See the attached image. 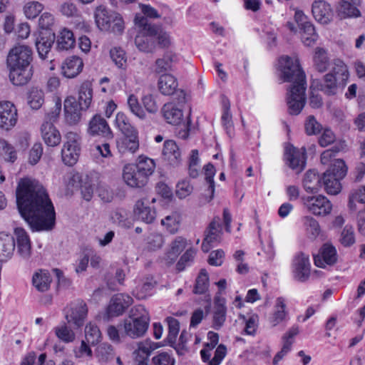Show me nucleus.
Masks as SVG:
<instances>
[{
  "label": "nucleus",
  "mask_w": 365,
  "mask_h": 365,
  "mask_svg": "<svg viewBox=\"0 0 365 365\" xmlns=\"http://www.w3.org/2000/svg\"><path fill=\"white\" fill-rule=\"evenodd\" d=\"M177 214H173L165 217L161 220V224L165 226L167 230L171 233L175 234L179 229L180 219Z\"/></svg>",
  "instance_id": "obj_56"
},
{
  "label": "nucleus",
  "mask_w": 365,
  "mask_h": 365,
  "mask_svg": "<svg viewBox=\"0 0 365 365\" xmlns=\"http://www.w3.org/2000/svg\"><path fill=\"white\" fill-rule=\"evenodd\" d=\"M95 21L98 28L101 31H108L111 27L113 15L109 14L107 9L101 5L95 10Z\"/></svg>",
  "instance_id": "obj_29"
},
{
  "label": "nucleus",
  "mask_w": 365,
  "mask_h": 365,
  "mask_svg": "<svg viewBox=\"0 0 365 365\" xmlns=\"http://www.w3.org/2000/svg\"><path fill=\"white\" fill-rule=\"evenodd\" d=\"M56 36L51 29L40 31L35 38V46L41 58L44 59L55 41Z\"/></svg>",
  "instance_id": "obj_15"
},
{
  "label": "nucleus",
  "mask_w": 365,
  "mask_h": 365,
  "mask_svg": "<svg viewBox=\"0 0 365 365\" xmlns=\"http://www.w3.org/2000/svg\"><path fill=\"white\" fill-rule=\"evenodd\" d=\"M312 11L314 19L322 24H328L331 19L332 11L330 5L323 0L314 1Z\"/></svg>",
  "instance_id": "obj_24"
},
{
  "label": "nucleus",
  "mask_w": 365,
  "mask_h": 365,
  "mask_svg": "<svg viewBox=\"0 0 365 365\" xmlns=\"http://www.w3.org/2000/svg\"><path fill=\"white\" fill-rule=\"evenodd\" d=\"M93 98L92 84L83 82L78 91V101L73 96H68L64 101L65 118L69 125L78 124L81 118V111L88 109Z\"/></svg>",
  "instance_id": "obj_5"
},
{
  "label": "nucleus",
  "mask_w": 365,
  "mask_h": 365,
  "mask_svg": "<svg viewBox=\"0 0 365 365\" xmlns=\"http://www.w3.org/2000/svg\"><path fill=\"white\" fill-rule=\"evenodd\" d=\"M135 24L142 28V34L135 38V44L140 51L153 52L155 48L156 41L160 48L170 46V36L160 26L148 23L147 18L140 14L135 15Z\"/></svg>",
  "instance_id": "obj_4"
},
{
  "label": "nucleus",
  "mask_w": 365,
  "mask_h": 365,
  "mask_svg": "<svg viewBox=\"0 0 365 365\" xmlns=\"http://www.w3.org/2000/svg\"><path fill=\"white\" fill-rule=\"evenodd\" d=\"M222 235L221 225L215 220H213L205 231V238L202 243V250L204 252H208L212 244L219 242Z\"/></svg>",
  "instance_id": "obj_21"
},
{
  "label": "nucleus",
  "mask_w": 365,
  "mask_h": 365,
  "mask_svg": "<svg viewBox=\"0 0 365 365\" xmlns=\"http://www.w3.org/2000/svg\"><path fill=\"white\" fill-rule=\"evenodd\" d=\"M66 142L61 150L62 160L65 165L73 166L79 158L81 152V137L74 132H68L65 136Z\"/></svg>",
  "instance_id": "obj_9"
},
{
  "label": "nucleus",
  "mask_w": 365,
  "mask_h": 365,
  "mask_svg": "<svg viewBox=\"0 0 365 365\" xmlns=\"http://www.w3.org/2000/svg\"><path fill=\"white\" fill-rule=\"evenodd\" d=\"M314 66L320 73L326 71L329 66V61L326 51L321 48L316 49L314 56Z\"/></svg>",
  "instance_id": "obj_39"
},
{
  "label": "nucleus",
  "mask_w": 365,
  "mask_h": 365,
  "mask_svg": "<svg viewBox=\"0 0 365 365\" xmlns=\"http://www.w3.org/2000/svg\"><path fill=\"white\" fill-rule=\"evenodd\" d=\"M186 245L187 241L185 238L182 237H176V239L172 242L171 249L169 252V257L173 256L171 259H175L186 247Z\"/></svg>",
  "instance_id": "obj_59"
},
{
  "label": "nucleus",
  "mask_w": 365,
  "mask_h": 365,
  "mask_svg": "<svg viewBox=\"0 0 365 365\" xmlns=\"http://www.w3.org/2000/svg\"><path fill=\"white\" fill-rule=\"evenodd\" d=\"M128 106L130 112L139 118L143 120L146 117V114L142 106L138 102V98L134 95H130L128 98Z\"/></svg>",
  "instance_id": "obj_53"
},
{
  "label": "nucleus",
  "mask_w": 365,
  "mask_h": 365,
  "mask_svg": "<svg viewBox=\"0 0 365 365\" xmlns=\"http://www.w3.org/2000/svg\"><path fill=\"white\" fill-rule=\"evenodd\" d=\"M0 155L6 162L14 163L16 159L14 147L4 140H0Z\"/></svg>",
  "instance_id": "obj_52"
},
{
  "label": "nucleus",
  "mask_w": 365,
  "mask_h": 365,
  "mask_svg": "<svg viewBox=\"0 0 365 365\" xmlns=\"http://www.w3.org/2000/svg\"><path fill=\"white\" fill-rule=\"evenodd\" d=\"M41 136L48 146L54 147L61 142V134L51 122L45 120L41 127Z\"/></svg>",
  "instance_id": "obj_25"
},
{
  "label": "nucleus",
  "mask_w": 365,
  "mask_h": 365,
  "mask_svg": "<svg viewBox=\"0 0 365 365\" xmlns=\"http://www.w3.org/2000/svg\"><path fill=\"white\" fill-rule=\"evenodd\" d=\"M320 146L325 148L336 142V135L329 128L324 129L318 140Z\"/></svg>",
  "instance_id": "obj_62"
},
{
  "label": "nucleus",
  "mask_w": 365,
  "mask_h": 365,
  "mask_svg": "<svg viewBox=\"0 0 365 365\" xmlns=\"http://www.w3.org/2000/svg\"><path fill=\"white\" fill-rule=\"evenodd\" d=\"M28 103L32 109L38 110L44 103V93L38 88H31L28 93Z\"/></svg>",
  "instance_id": "obj_40"
},
{
  "label": "nucleus",
  "mask_w": 365,
  "mask_h": 365,
  "mask_svg": "<svg viewBox=\"0 0 365 365\" xmlns=\"http://www.w3.org/2000/svg\"><path fill=\"white\" fill-rule=\"evenodd\" d=\"M34 286L39 292H46L50 287L51 282L50 274L46 270H41L39 273L36 272L32 279Z\"/></svg>",
  "instance_id": "obj_38"
},
{
  "label": "nucleus",
  "mask_w": 365,
  "mask_h": 365,
  "mask_svg": "<svg viewBox=\"0 0 365 365\" xmlns=\"http://www.w3.org/2000/svg\"><path fill=\"white\" fill-rule=\"evenodd\" d=\"M304 204L307 210L314 215H327L331 212L332 205L323 195L304 198Z\"/></svg>",
  "instance_id": "obj_12"
},
{
  "label": "nucleus",
  "mask_w": 365,
  "mask_h": 365,
  "mask_svg": "<svg viewBox=\"0 0 365 365\" xmlns=\"http://www.w3.org/2000/svg\"><path fill=\"white\" fill-rule=\"evenodd\" d=\"M44 6L38 1H29L24 6V13L27 19H33L38 16Z\"/></svg>",
  "instance_id": "obj_49"
},
{
  "label": "nucleus",
  "mask_w": 365,
  "mask_h": 365,
  "mask_svg": "<svg viewBox=\"0 0 365 365\" xmlns=\"http://www.w3.org/2000/svg\"><path fill=\"white\" fill-rule=\"evenodd\" d=\"M96 355L99 361H108L114 358L115 351L112 345L104 342L97 346Z\"/></svg>",
  "instance_id": "obj_44"
},
{
  "label": "nucleus",
  "mask_w": 365,
  "mask_h": 365,
  "mask_svg": "<svg viewBox=\"0 0 365 365\" xmlns=\"http://www.w3.org/2000/svg\"><path fill=\"white\" fill-rule=\"evenodd\" d=\"M132 165L137 168L140 173H142L148 180L149 176L154 172L155 168L154 160L144 155L139 156L137 163Z\"/></svg>",
  "instance_id": "obj_37"
},
{
  "label": "nucleus",
  "mask_w": 365,
  "mask_h": 365,
  "mask_svg": "<svg viewBox=\"0 0 365 365\" xmlns=\"http://www.w3.org/2000/svg\"><path fill=\"white\" fill-rule=\"evenodd\" d=\"M337 254L336 248L328 243L324 244L319 253L314 256V264L324 268L326 265H333L336 262Z\"/></svg>",
  "instance_id": "obj_19"
},
{
  "label": "nucleus",
  "mask_w": 365,
  "mask_h": 365,
  "mask_svg": "<svg viewBox=\"0 0 365 365\" xmlns=\"http://www.w3.org/2000/svg\"><path fill=\"white\" fill-rule=\"evenodd\" d=\"M115 123L123 135L117 142L118 151L122 154L128 152L135 153L139 148L138 130L130 125L123 113H117Z\"/></svg>",
  "instance_id": "obj_7"
},
{
  "label": "nucleus",
  "mask_w": 365,
  "mask_h": 365,
  "mask_svg": "<svg viewBox=\"0 0 365 365\" xmlns=\"http://www.w3.org/2000/svg\"><path fill=\"white\" fill-rule=\"evenodd\" d=\"M204 170L205 174V180L209 185L207 192L210 194V199L211 200L214 196L215 192L214 176L215 175V169L212 164L207 163L206 165H205Z\"/></svg>",
  "instance_id": "obj_55"
},
{
  "label": "nucleus",
  "mask_w": 365,
  "mask_h": 365,
  "mask_svg": "<svg viewBox=\"0 0 365 365\" xmlns=\"http://www.w3.org/2000/svg\"><path fill=\"white\" fill-rule=\"evenodd\" d=\"M325 173H331V174L343 179L347 173V167L345 162L341 159H334L329 168Z\"/></svg>",
  "instance_id": "obj_48"
},
{
  "label": "nucleus",
  "mask_w": 365,
  "mask_h": 365,
  "mask_svg": "<svg viewBox=\"0 0 365 365\" xmlns=\"http://www.w3.org/2000/svg\"><path fill=\"white\" fill-rule=\"evenodd\" d=\"M15 250L14 237L8 233L0 232V262H7Z\"/></svg>",
  "instance_id": "obj_27"
},
{
  "label": "nucleus",
  "mask_w": 365,
  "mask_h": 365,
  "mask_svg": "<svg viewBox=\"0 0 365 365\" xmlns=\"http://www.w3.org/2000/svg\"><path fill=\"white\" fill-rule=\"evenodd\" d=\"M16 203L19 213L32 231H50L54 228V207L45 188L38 181L21 180L16 189Z\"/></svg>",
  "instance_id": "obj_1"
},
{
  "label": "nucleus",
  "mask_w": 365,
  "mask_h": 365,
  "mask_svg": "<svg viewBox=\"0 0 365 365\" xmlns=\"http://www.w3.org/2000/svg\"><path fill=\"white\" fill-rule=\"evenodd\" d=\"M16 237L17 253L24 259H28L31 255V241L27 232L21 227L14 230Z\"/></svg>",
  "instance_id": "obj_26"
},
{
  "label": "nucleus",
  "mask_w": 365,
  "mask_h": 365,
  "mask_svg": "<svg viewBox=\"0 0 365 365\" xmlns=\"http://www.w3.org/2000/svg\"><path fill=\"white\" fill-rule=\"evenodd\" d=\"M87 314L86 304L83 300L78 299L71 304L70 309L66 314V319L68 324L78 329L83 326Z\"/></svg>",
  "instance_id": "obj_11"
},
{
  "label": "nucleus",
  "mask_w": 365,
  "mask_h": 365,
  "mask_svg": "<svg viewBox=\"0 0 365 365\" xmlns=\"http://www.w3.org/2000/svg\"><path fill=\"white\" fill-rule=\"evenodd\" d=\"M227 307L225 299L219 297H215L212 311V327L215 330L220 329L226 320Z\"/></svg>",
  "instance_id": "obj_22"
},
{
  "label": "nucleus",
  "mask_w": 365,
  "mask_h": 365,
  "mask_svg": "<svg viewBox=\"0 0 365 365\" xmlns=\"http://www.w3.org/2000/svg\"><path fill=\"white\" fill-rule=\"evenodd\" d=\"M304 127L306 133L309 135H316L322 129L321 124L317 121L313 115H309L307 117Z\"/></svg>",
  "instance_id": "obj_64"
},
{
  "label": "nucleus",
  "mask_w": 365,
  "mask_h": 365,
  "mask_svg": "<svg viewBox=\"0 0 365 365\" xmlns=\"http://www.w3.org/2000/svg\"><path fill=\"white\" fill-rule=\"evenodd\" d=\"M156 285V282L152 277H147L142 284H138L136 288V297L138 299H145L147 296L150 295L151 290Z\"/></svg>",
  "instance_id": "obj_46"
},
{
  "label": "nucleus",
  "mask_w": 365,
  "mask_h": 365,
  "mask_svg": "<svg viewBox=\"0 0 365 365\" xmlns=\"http://www.w3.org/2000/svg\"><path fill=\"white\" fill-rule=\"evenodd\" d=\"M167 321L168 324V339L170 342H174L180 330V323L173 317H168Z\"/></svg>",
  "instance_id": "obj_61"
},
{
  "label": "nucleus",
  "mask_w": 365,
  "mask_h": 365,
  "mask_svg": "<svg viewBox=\"0 0 365 365\" xmlns=\"http://www.w3.org/2000/svg\"><path fill=\"white\" fill-rule=\"evenodd\" d=\"M110 58L118 68H123L126 63L125 53L120 48H113L110 51Z\"/></svg>",
  "instance_id": "obj_60"
},
{
  "label": "nucleus",
  "mask_w": 365,
  "mask_h": 365,
  "mask_svg": "<svg viewBox=\"0 0 365 365\" xmlns=\"http://www.w3.org/2000/svg\"><path fill=\"white\" fill-rule=\"evenodd\" d=\"M322 180L314 170H309L304 175L303 187L307 192H317L322 185Z\"/></svg>",
  "instance_id": "obj_30"
},
{
  "label": "nucleus",
  "mask_w": 365,
  "mask_h": 365,
  "mask_svg": "<svg viewBox=\"0 0 365 365\" xmlns=\"http://www.w3.org/2000/svg\"><path fill=\"white\" fill-rule=\"evenodd\" d=\"M163 244V237L158 233H152L147 238V247L149 250L155 251L160 249Z\"/></svg>",
  "instance_id": "obj_63"
},
{
  "label": "nucleus",
  "mask_w": 365,
  "mask_h": 365,
  "mask_svg": "<svg viewBox=\"0 0 365 365\" xmlns=\"http://www.w3.org/2000/svg\"><path fill=\"white\" fill-rule=\"evenodd\" d=\"M133 298L125 294H117L114 295L107 309L108 314L110 317L121 315L125 309L132 304Z\"/></svg>",
  "instance_id": "obj_18"
},
{
  "label": "nucleus",
  "mask_w": 365,
  "mask_h": 365,
  "mask_svg": "<svg viewBox=\"0 0 365 365\" xmlns=\"http://www.w3.org/2000/svg\"><path fill=\"white\" fill-rule=\"evenodd\" d=\"M32 50L26 45H16L9 52L6 66L9 71V79L18 86L27 84L32 76Z\"/></svg>",
  "instance_id": "obj_3"
},
{
  "label": "nucleus",
  "mask_w": 365,
  "mask_h": 365,
  "mask_svg": "<svg viewBox=\"0 0 365 365\" xmlns=\"http://www.w3.org/2000/svg\"><path fill=\"white\" fill-rule=\"evenodd\" d=\"M149 323L148 312L143 305H138L131 309L129 317L118 327L123 329L125 336L137 339L144 336L148 329Z\"/></svg>",
  "instance_id": "obj_6"
},
{
  "label": "nucleus",
  "mask_w": 365,
  "mask_h": 365,
  "mask_svg": "<svg viewBox=\"0 0 365 365\" xmlns=\"http://www.w3.org/2000/svg\"><path fill=\"white\" fill-rule=\"evenodd\" d=\"M346 146L345 142L339 140L331 149L324 150L320 156L321 163L327 165L335 156V155L342 150Z\"/></svg>",
  "instance_id": "obj_47"
},
{
  "label": "nucleus",
  "mask_w": 365,
  "mask_h": 365,
  "mask_svg": "<svg viewBox=\"0 0 365 365\" xmlns=\"http://www.w3.org/2000/svg\"><path fill=\"white\" fill-rule=\"evenodd\" d=\"M163 154L170 161L178 163L180 157L179 148L173 140H166L164 143Z\"/></svg>",
  "instance_id": "obj_43"
},
{
  "label": "nucleus",
  "mask_w": 365,
  "mask_h": 365,
  "mask_svg": "<svg viewBox=\"0 0 365 365\" xmlns=\"http://www.w3.org/2000/svg\"><path fill=\"white\" fill-rule=\"evenodd\" d=\"M341 178L331 174V173H324L322 178V184L326 192L330 195L338 194L341 190Z\"/></svg>",
  "instance_id": "obj_36"
},
{
  "label": "nucleus",
  "mask_w": 365,
  "mask_h": 365,
  "mask_svg": "<svg viewBox=\"0 0 365 365\" xmlns=\"http://www.w3.org/2000/svg\"><path fill=\"white\" fill-rule=\"evenodd\" d=\"M284 160L287 165L299 173L306 166V149L304 148H297L293 145H287L284 149Z\"/></svg>",
  "instance_id": "obj_10"
},
{
  "label": "nucleus",
  "mask_w": 365,
  "mask_h": 365,
  "mask_svg": "<svg viewBox=\"0 0 365 365\" xmlns=\"http://www.w3.org/2000/svg\"><path fill=\"white\" fill-rule=\"evenodd\" d=\"M153 365H175V360L173 355L166 351H162L153 357Z\"/></svg>",
  "instance_id": "obj_58"
},
{
  "label": "nucleus",
  "mask_w": 365,
  "mask_h": 365,
  "mask_svg": "<svg viewBox=\"0 0 365 365\" xmlns=\"http://www.w3.org/2000/svg\"><path fill=\"white\" fill-rule=\"evenodd\" d=\"M17 122V110L10 101H0V128L9 130Z\"/></svg>",
  "instance_id": "obj_14"
},
{
  "label": "nucleus",
  "mask_w": 365,
  "mask_h": 365,
  "mask_svg": "<svg viewBox=\"0 0 365 365\" xmlns=\"http://www.w3.org/2000/svg\"><path fill=\"white\" fill-rule=\"evenodd\" d=\"M287 318L286 300L283 297H278L275 302V324L287 320Z\"/></svg>",
  "instance_id": "obj_50"
},
{
  "label": "nucleus",
  "mask_w": 365,
  "mask_h": 365,
  "mask_svg": "<svg viewBox=\"0 0 365 365\" xmlns=\"http://www.w3.org/2000/svg\"><path fill=\"white\" fill-rule=\"evenodd\" d=\"M294 276L299 282L307 281L310 276L311 264L309 255L303 252L297 254L293 261Z\"/></svg>",
  "instance_id": "obj_17"
},
{
  "label": "nucleus",
  "mask_w": 365,
  "mask_h": 365,
  "mask_svg": "<svg viewBox=\"0 0 365 365\" xmlns=\"http://www.w3.org/2000/svg\"><path fill=\"white\" fill-rule=\"evenodd\" d=\"M155 349L154 344L150 340L138 343V349L134 351L135 358L148 359L151 352Z\"/></svg>",
  "instance_id": "obj_54"
},
{
  "label": "nucleus",
  "mask_w": 365,
  "mask_h": 365,
  "mask_svg": "<svg viewBox=\"0 0 365 365\" xmlns=\"http://www.w3.org/2000/svg\"><path fill=\"white\" fill-rule=\"evenodd\" d=\"M340 242L344 247H350L355 243L354 228L351 225H346L343 229Z\"/></svg>",
  "instance_id": "obj_57"
},
{
  "label": "nucleus",
  "mask_w": 365,
  "mask_h": 365,
  "mask_svg": "<svg viewBox=\"0 0 365 365\" xmlns=\"http://www.w3.org/2000/svg\"><path fill=\"white\" fill-rule=\"evenodd\" d=\"M161 113L166 122L173 125H180L183 120L182 110L173 103H165Z\"/></svg>",
  "instance_id": "obj_28"
},
{
  "label": "nucleus",
  "mask_w": 365,
  "mask_h": 365,
  "mask_svg": "<svg viewBox=\"0 0 365 365\" xmlns=\"http://www.w3.org/2000/svg\"><path fill=\"white\" fill-rule=\"evenodd\" d=\"M158 86L160 92L165 96H170L175 93L178 83L177 79L170 74L162 75L158 80Z\"/></svg>",
  "instance_id": "obj_31"
},
{
  "label": "nucleus",
  "mask_w": 365,
  "mask_h": 365,
  "mask_svg": "<svg viewBox=\"0 0 365 365\" xmlns=\"http://www.w3.org/2000/svg\"><path fill=\"white\" fill-rule=\"evenodd\" d=\"M284 81L290 82L287 97L288 110L291 115H298L306 103L307 78L297 57L282 56L278 61Z\"/></svg>",
  "instance_id": "obj_2"
},
{
  "label": "nucleus",
  "mask_w": 365,
  "mask_h": 365,
  "mask_svg": "<svg viewBox=\"0 0 365 365\" xmlns=\"http://www.w3.org/2000/svg\"><path fill=\"white\" fill-rule=\"evenodd\" d=\"M178 61V56L172 51H167L163 58H158L155 61V71L158 73L171 70L175 63Z\"/></svg>",
  "instance_id": "obj_33"
},
{
  "label": "nucleus",
  "mask_w": 365,
  "mask_h": 365,
  "mask_svg": "<svg viewBox=\"0 0 365 365\" xmlns=\"http://www.w3.org/2000/svg\"><path fill=\"white\" fill-rule=\"evenodd\" d=\"M56 336L64 343H71L74 341L76 334L66 323L54 328Z\"/></svg>",
  "instance_id": "obj_45"
},
{
  "label": "nucleus",
  "mask_w": 365,
  "mask_h": 365,
  "mask_svg": "<svg viewBox=\"0 0 365 365\" xmlns=\"http://www.w3.org/2000/svg\"><path fill=\"white\" fill-rule=\"evenodd\" d=\"M135 217L147 224L154 222L156 218L155 209L150 206V197H145L139 199L134 207Z\"/></svg>",
  "instance_id": "obj_16"
},
{
  "label": "nucleus",
  "mask_w": 365,
  "mask_h": 365,
  "mask_svg": "<svg viewBox=\"0 0 365 365\" xmlns=\"http://www.w3.org/2000/svg\"><path fill=\"white\" fill-rule=\"evenodd\" d=\"M123 178L125 183L132 187H142L148 182V179L143 174L131 164L124 166Z\"/></svg>",
  "instance_id": "obj_20"
},
{
  "label": "nucleus",
  "mask_w": 365,
  "mask_h": 365,
  "mask_svg": "<svg viewBox=\"0 0 365 365\" xmlns=\"http://www.w3.org/2000/svg\"><path fill=\"white\" fill-rule=\"evenodd\" d=\"M302 41L304 45L310 46L317 40L318 36L312 24H305L304 26L299 28Z\"/></svg>",
  "instance_id": "obj_42"
},
{
  "label": "nucleus",
  "mask_w": 365,
  "mask_h": 365,
  "mask_svg": "<svg viewBox=\"0 0 365 365\" xmlns=\"http://www.w3.org/2000/svg\"><path fill=\"white\" fill-rule=\"evenodd\" d=\"M349 78V71L345 63L336 59L331 64L330 71L324 76V83L320 85V89L327 95L336 93L338 86H344Z\"/></svg>",
  "instance_id": "obj_8"
},
{
  "label": "nucleus",
  "mask_w": 365,
  "mask_h": 365,
  "mask_svg": "<svg viewBox=\"0 0 365 365\" xmlns=\"http://www.w3.org/2000/svg\"><path fill=\"white\" fill-rule=\"evenodd\" d=\"M87 132L91 136H101L108 140L113 138L107 121L100 114L94 115L90 120Z\"/></svg>",
  "instance_id": "obj_13"
},
{
  "label": "nucleus",
  "mask_w": 365,
  "mask_h": 365,
  "mask_svg": "<svg viewBox=\"0 0 365 365\" xmlns=\"http://www.w3.org/2000/svg\"><path fill=\"white\" fill-rule=\"evenodd\" d=\"M76 44V40L71 31L63 29L59 33L56 39V48L58 51H68Z\"/></svg>",
  "instance_id": "obj_32"
},
{
  "label": "nucleus",
  "mask_w": 365,
  "mask_h": 365,
  "mask_svg": "<svg viewBox=\"0 0 365 365\" xmlns=\"http://www.w3.org/2000/svg\"><path fill=\"white\" fill-rule=\"evenodd\" d=\"M303 226L307 236L312 240L316 239L320 234L321 230L318 222L312 217L305 216L302 218Z\"/></svg>",
  "instance_id": "obj_41"
},
{
  "label": "nucleus",
  "mask_w": 365,
  "mask_h": 365,
  "mask_svg": "<svg viewBox=\"0 0 365 365\" xmlns=\"http://www.w3.org/2000/svg\"><path fill=\"white\" fill-rule=\"evenodd\" d=\"M85 336L87 342L93 345L99 341L101 333L96 324L88 323L85 328Z\"/></svg>",
  "instance_id": "obj_51"
},
{
  "label": "nucleus",
  "mask_w": 365,
  "mask_h": 365,
  "mask_svg": "<svg viewBox=\"0 0 365 365\" xmlns=\"http://www.w3.org/2000/svg\"><path fill=\"white\" fill-rule=\"evenodd\" d=\"M299 333L298 327H292L282 337L283 346L279 352L275 355V363L282 359L290 350L293 338Z\"/></svg>",
  "instance_id": "obj_34"
},
{
  "label": "nucleus",
  "mask_w": 365,
  "mask_h": 365,
  "mask_svg": "<svg viewBox=\"0 0 365 365\" xmlns=\"http://www.w3.org/2000/svg\"><path fill=\"white\" fill-rule=\"evenodd\" d=\"M356 2L341 0L337 7V12L341 18L359 17V10L355 6Z\"/></svg>",
  "instance_id": "obj_35"
},
{
  "label": "nucleus",
  "mask_w": 365,
  "mask_h": 365,
  "mask_svg": "<svg viewBox=\"0 0 365 365\" xmlns=\"http://www.w3.org/2000/svg\"><path fill=\"white\" fill-rule=\"evenodd\" d=\"M83 68V60L76 56L66 58L61 66L62 73L68 78L76 77L82 71Z\"/></svg>",
  "instance_id": "obj_23"
}]
</instances>
